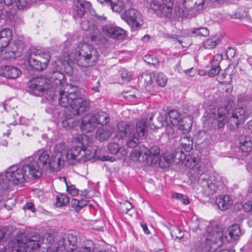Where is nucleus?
<instances>
[{
  "mask_svg": "<svg viewBox=\"0 0 252 252\" xmlns=\"http://www.w3.org/2000/svg\"><path fill=\"white\" fill-rule=\"evenodd\" d=\"M234 105L233 100L230 98L226 106L220 107L217 111L214 108L210 109L209 117L214 118V123L219 129L223 128L227 123L231 129H234L244 122L247 117L245 109L243 107L233 109Z\"/></svg>",
  "mask_w": 252,
  "mask_h": 252,
  "instance_id": "nucleus-1",
  "label": "nucleus"
},
{
  "mask_svg": "<svg viewBox=\"0 0 252 252\" xmlns=\"http://www.w3.org/2000/svg\"><path fill=\"white\" fill-rule=\"evenodd\" d=\"M81 91L76 86L71 84L67 85L64 90H59V105L70 109V113L67 114L70 117L83 114L89 105V102L81 97Z\"/></svg>",
  "mask_w": 252,
  "mask_h": 252,
  "instance_id": "nucleus-2",
  "label": "nucleus"
},
{
  "mask_svg": "<svg viewBox=\"0 0 252 252\" xmlns=\"http://www.w3.org/2000/svg\"><path fill=\"white\" fill-rule=\"evenodd\" d=\"M27 178L36 179L32 169L25 160L18 165H13L8 168L5 174H0V189L4 190L7 189L10 182L17 185L24 183Z\"/></svg>",
  "mask_w": 252,
  "mask_h": 252,
  "instance_id": "nucleus-3",
  "label": "nucleus"
},
{
  "mask_svg": "<svg viewBox=\"0 0 252 252\" xmlns=\"http://www.w3.org/2000/svg\"><path fill=\"white\" fill-rule=\"evenodd\" d=\"M192 175L198 185L207 195H212L221 189L223 182L218 175L210 174L206 170V165L201 163L194 170Z\"/></svg>",
  "mask_w": 252,
  "mask_h": 252,
  "instance_id": "nucleus-4",
  "label": "nucleus"
},
{
  "mask_svg": "<svg viewBox=\"0 0 252 252\" xmlns=\"http://www.w3.org/2000/svg\"><path fill=\"white\" fill-rule=\"evenodd\" d=\"M47 76L46 79L36 77L29 82V87L33 90L36 95L40 96L45 91L60 86L62 84L64 78V74L58 68L53 69Z\"/></svg>",
  "mask_w": 252,
  "mask_h": 252,
  "instance_id": "nucleus-5",
  "label": "nucleus"
},
{
  "mask_svg": "<svg viewBox=\"0 0 252 252\" xmlns=\"http://www.w3.org/2000/svg\"><path fill=\"white\" fill-rule=\"evenodd\" d=\"M76 51V60L78 66L88 67L93 66L97 61L99 54L97 50L92 45L81 43Z\"/></svg>",
  "mask_w": 252,
  "mask_h": 252,
  "instance_id": "nucleus-6",
  "label": "nucleus"
},
{
  "mask_svg": "<svg viewBox=\"0 0 252 252\" xmlns=\"http://www.w3.org/2000/svg\"><path fill=\"white\" fill-rule=\"evenodd\" d=\"M50 159L49 152L44 150L37 152L33 157L26 159L36 179L41 176L43 170L49 169Z\"/></svg>",
  "mask_w": 252,
  "mask_h": 252,
  "instance_id": "nucleus-7",
  "label": "nucleus"
},
{
  "mask_svg": "<svg viewBox=\"0 0 252 252\" xmlns=\"http://www.w3.org/2000/svg\"><path fill=\"white\" fill-rule=\"evenodd\" d=\"M25 58L32 69L42 71L46 68L50 55L45 50L32 48L28 51Z\"/></svg>",
  "mask_w": 252,
  "mask_h": 252,
  "instance_id": "nucleus-8",
  "label": "nucleus"
},
{
  "mask_svg": "<svg viewBox=\"0 0 252 252\" xmlns=\"http://www.w3.org/2000/svg\"><path fill=\"white\" fill-rule=\"evenodd\" d=\"M160 150L159 147L154 145L148 149L145 146H140L139 150H135L132 154L135 156L140 161H146L151 165L158 163L160 157Z\"/></svg>",
  "mask_w": 252,
  "mask_h": 252,
  "instance_id": "nucleus-9",
  "label": "nucleus"
},
{
  "mask_svg": "<svg viewBox=\"0 0 252 252\" xmlns=\"http://www.w3.org/2000/svg\"><path fill=\"white\" fill-rule=\"evenodd\" d=\"M153 79H155L159 86L163 87L167 83V79L165 75L162 73H154L153 76L143 72L139 76L138 81L140 83L143 85L145 90L148 92H152L154 91V85Z\"/></svg>",
  "mask_w": 252,
  "mask_h": 252,
  "instance_id": "nucleus-10",
  "label": "nucleus"
},
{
  "mask_svg": "<svg viewBox=\"0 0 252 252\" xmlns=\"http://www.w3.org/2000/svg\"><path fill=\"white\" fill-rule=\"evenodd\" d=\"M132 5V4L125 10L121 15V17L130 27L131 30L136 31L139 29L143 24V17L140 12Z\"/></svg>",
  "mask_w": 252,
  "mask_h": 252,
  "instance_id": "nucleus-11",
  "label": "nucleus"
},
{
  "mask_svg": "<svg viewBox=\"0 0 252 252\" xmlns=\"http://www.w3.org/2000/svg\"><path fill=\"white\" fill-rule=\"evenodd\" d=\"M146 122L144 119L140 120L136 123L135 129L126 138L123 140H126V145L129 148L136 147L139 143V138L144 136L147 130Z\"/></svg>",
  "mask_w": 252,
  "mask_h": 252,
  "instance_id": "nucleus-12",
  "label": "nucleus"
},
{
  "mask_svg": "<svg viewBox=\"0 0 252 252\" xmlns=\"http://www.w3.org/2000/svg\"><path fill=\"white\" fill-rule=\"evenodd\" d=\"M173 1L171 0H152L150 9L161 16L171 18Z\"/></svg>",
  "mask_w": 252,
  "mask_h": 252,
  "instance_id": "nucleus-13",
  "label": "nucleus"
},
{
  "mask_svg": "<svg viewBox=\"0 0 252 252\" xmlns=\"http://www.w3.org/2000/svg\"><path fill=\"white\" fill-rule=\"evenodd\" d=\"M82 29L86 31H90L91 35V41L97 45H101L106 42V39L104 38L96 26L94 25L92 20L85 19L81 23Z\"/></svg>",
  "mask_w": 252,
  "mask_h": 252,
  "instance_id": "nucleus-14",
  "label": "nucleus"
},
{
  "mask_svg": "<svg viewBox=\"0 0 252 252\" xmlns=\"http://www.w3.org/2000/svg\"><path fill=\"white\" fill-rule=\"evenodd\" d=\"M72 16L75 20H80L92 7L91 2L85 0H72Z\"/></svg>",
  "mask_w": 252,
  "mask_h": 252,
  "instance_id": "nucleus-15",
  "label": "nucleus"
},
{
  "mask_svg": "<svg viewBox=\"0 0 252 252\" xmlns=\"http://www.w3.org/2000/svg\"><path fill=\"white\" fill-rule=\"evenodd\" d=\"M43 240L40 235H34L31 236L26 241L22 240L20 243L19 241H18L16 245H18L19 248H22L23 252L25 250L26 252H31L32 251L38 249L43 243Z\"/></svg>",
  "mask_w": 252,
  "mask_h": 252,
  "instance_id": "nucleus-16",
  "label": "nucleus"
},
{
  "mask_svg": "<svg viewBox=\"0 0 252 252\" xmlns=\"http://www.w3.org/2000/svg\"><path fill=\"white\" fill-rule=\"evenodd\" d=\"M65 154L62 151L56 149L52 154L49 169L51 171L57 172L60 171L64 165Z\"/></svg>",
  "mask_w": 252,
  "mask_h": 252,
  "instance_id": "nucleus-17",
  "label": "nucleus"
},
{
  "mask_svg": "<svg viewBox=\"0 0 252 252\" xmlns=\"http://www.w3.org/2000/svg\"><path fill=\"white\" fill-rule=\"evenodd\" d=\"M87 137L86 135H81L75 138L78 147L81 149L80 151L81 158V161L85 162L92 159L94 156V152L91 150V147L86 145Z\"/></svg>",
  "mask_w": 252,
  "mask_h": 252,
  "instance_id": "nucleus-18",
  "label": "nucleus"
},
{
  "mask_svg": "<svg viewBox=\"0 0 252 252\" xmlns=\"http://www.w3.org/2000/svg\"><path fill=\"white\" fill-rule=\"evenodd\" d=\"M77 243V238L75 232H68L65 233L59 242V246L62 247L67 252L74 250Z\"/></svg>",
  "mask_w": 252,
  "mask_h": 252,
  "instance_id": "nucleus-19",
  "label": "nucleus"
},
{
  "mask_svg": "<svg viewBox=\"0 0 252 252\" xmlns=\"http://www.w3.org/2000/svg\"><path fill=\"white\" fill-rule=\"evenodd\" d=\"M103 32L108 36L118 39L125 37L126 31L115 25L108 24L103 27Z\"/></svg>",
  "mask_w": 252,
  "mask_h": 252,
  "instance_id": "nucleus-20",
  "label": "nucleus"
},
{
  "mask_svg": "<svg viewBox=\"0 0 252 252\" xmlns=\"http://www.w3.org/2000/svg\"><path fill=\"white\" fill-rule=\"evenodd\" d=\"M175 158L178 159L179 162L185 164V166L192 169L190 173H194V169L197 167V160L195 158H192L189 156H187L186 154L182 151H177L175 155Z\"/></svg>",
  "mask_w": 252,
  "mask_h": 252,
  "instance_id": "nucleus-21",
  "label": "nucleus"
},
{
  "mask_svg": "<svg viewBox=\"0 0 252 252\" xmlns=\"http://www.w3.org/2000/svg\"><path fill=\"white\" fill-rule=\"evenodd\" d=\"M226 234L224 235L223 231L219 228L218 226H216L209 233L208 236V239L213 243L216 244L218 246H221L223 244L227 241Z\"/></svg>",
  "mask_w": 252,
  "mask_h": 252,
  "instance_id": "nucleus-22",
  "label": "nucleus"
},
{
  "mask_svg": "<svg viewBox=\"0 0 252 252\" xmlns=\"http://www.w3.org/2000/svg\"><path fill=\"white\" fill-rule=\"evenodd\" d=\"M96 127L97 126L94 114H87L83 117L81 126L82 131L90 132Z\"/></svg>",
  "mask_w": 252,
  "mask_h": 252,
  "instance_id": "nucleus-23",
  "label": "nucleus"
},
{
  "mask_svg": "<svg viewBox=\"0 0 252 252\" xmlns=\"http://www.w3.org/2000/svg\"><path fill=\"white\" fill-rule=\"evenodd\" d=\"M117 136L122 139L129 136L130 134L134 132V129L132 126L127 124L126 122H121L117 125Z\"/></svg>",
  "mask_w": 252,
  "mask_h": 252,
  "instance_id": "nucleus-24",
  "label": "nucleus"
},
{
  "mask_svg": "<svg viewBox=\"0 0 252 252\" xmlns=\"http://www.w3.org/2000/svg\"><path fill=\"white\" fill-rule=\"evenodd\" d=\"M21 74L19 68L12 65L2 66L0 68V75L10 79H15Z\"/></svg>",
  "mask_w": 252,
  "mask_h": 252,
  "instance_id": "nucleus-25",
  "label": "nucleus"
},
{
  "mask_svg": "<svg viewBox=\"0 0 252 252\" xmlns=\"http://www.w3.org/2000/svg\"><path fill=\"white\" fill-rule=\"evenodd\" d=\"M109 6L111 9L116 13H120L124 9L126 10L131 5L130 0H110Z\"/></svg>",
  "mask_w": 252,
  "mask_h": 252,
  "instance_id": "nucleus-26",
  "label": "nucleus"
},
{
  "mask_svg": "<svg viewBox=\"0 0 252 252\" xmlns=\"http://www.w3.org/2000/svg\"><path fill=\"white\" fill-rule=\"evenodd\" d=\"M153 115H152L148 119V120H145L146 122V125L147 128L150 127L151 129H155L159 128L164 126L165 124H167L168 121L167 122L166 119V115H162L161 113H159L158 116L157 117V121L155 123H152L153 120Z\"/></svg>",
  "mask_w": 252,
  "mask_h": 252,
  "instance_id": "nucleus-27",
  "label": "nucleus"
},
{
  "mask_svg": "<svg viewBox=\"0 0 252 252\" xmlns=\"http://www.w3.org/2000/svg\"><path fill=\"white\" fill-rule=\"evenodd\" d=\"M233 200L231 196L227 194L218 196L215 200V203L218 208L222 211L227 210L232 205Z\"/></svg>",
  "mask_w": 252,
  "mask_h": 252,
  "instance_id": "nucleus-28",
  "label": "nucleus"
},
{
  "mask_svg": "<svg viewBox=\"0 0 252 252\" xmlns=\"http://www.w3.org/2000/svg\"><path fill=\"white\" fill-rule=\"evenodd\" d=\"M81 149L78 147V145L74 147L70 152L66 153L64 151H62L65 154V158L69 164H74L76 161H81V158L80 156V151Z\"/></svg>",
  "mask_w": 252,
  "mask_h": 252,
  "instance_id": "nucleus-29",
  "label": "nucleus"
},
{
  "mask_svg": "<svg viewBox=\"0 0 252 252\" xmlns=\"http://www.w3.org/2000/svg\"><path fill=\"white\" fill-rule=\"evenodd\" d=\"M12 38V31L8 28H5L0 31V49L3 52L9 44Z\"/></svg>",
  "mask_w": 252,
  "mask_h": 252,
  "instance_id": "nucleus-30",
  "label": "nucleus"
},
{
  "mask_svg": "<svg viewBox=\"0 0 252 252\" xmlns=\"http://www.w3.org/2000/svg\"><path fill=\"white\" fill-rule=\"evenodd\" d=\"M113 128L110 126H102L98 129L95 136L100 141L107 140L113 132Z\"/></svg>",
  "mask_w": 252,
  "mask_h": 252,
  "instance_id": "nucleus-31",
  "label": "nucleus"
},
{
  "mask_svg": "<svg viewBox=\"0 0 252 252\" xmlns=\"http://www.w3.org/2000/svg\"><path fill=\"white\" fill-rule=\"evenodd\" d=\"M241 235L239 226L237 224L232 225L227 229V242H233L237 240Z\"/></svg>",
  "mask_w": 252,
  "mask_h": 252,
  "instance_id": "nucleus-32",
  "label": "nucleus"
},
{
  "mask_svg": "<svg viewBox=\"0 0 252 252\" xmlns=\"http://www.w3.org/2000/svg\"><path fill=\"white\" fill-rule=\"evenodd\" d=\"M239 149L242 152H249L252 149V142L248 136H241L239 138Z\"/></svg>",
  "mask_w": 252,
  "mask_h": 252,
  "instance_id": "nucleus-33",
  "label": "nucleus"
},
{
  "mask_svg": "<svg viewBox=\"0 0 252 252\" xmlns=\"http://www.w3.org/2000/svg\"><path fill=\"white\" fill-rule=\"evenodd\" d=\"M94 114L97 126L98 125L102 126H107V124L110 122L109 115L104 112L100 111Z\"/></svg>",
  "mask_w": 252,
  "mask_h": 252,
  "instance_id": "nucleus-34",
  "label": "nucleus"
},
{
  "mask_svg": "<svg viewBox=\"0 0 252 252\" xmlns=\"http://www.w3.org/2000/svg\"><path fill=\"white\" fill-rule=\"evenodd\" d=\"M167 122L171 123L172 125H178L182 120L181 115L177 110H171L166 114Z\"/></svg>",
  "mask_w": 252,
  "mask_h": 252,
  "instance_id": "nucleus-35",
  "label": "nucleus"
},
{
  "mask_svg": "<svg viewBox=\"0 0 252 252\" xmlns=\"http://www.w3.org/2000/svg\"><path fill=\"white\" fill-rule=\"evenodd\" d=\"M221 39L220 35H215L209 38L203 42L204 47L206 49H213L220 42Z\"/></svg>",
  "mask_w": 252,
  "mask_h": 252,
  "instance_id": "nucleus-36",
  "label": "nucleus"
},
{
  "mask_svg": "<svg viewBox=\"0 0 252 252\" xmlns=\"http://www.w3.org/2000/svg\"><path fill=\"white\" fill-rule=\"evenodd\" d=\"M178 128L183 133L189 132L191 129L192 123L190 118L182 119L177 125Z\"/></svg>",
  "mask_w": 252,
  "mask_h": 252,
  "instance_id": "nucleus-37",
  "label": "nucleus"
},
{
  "mask_svg": "<svg viewBox=\"0 0 252 252\" xmlns=\"http://www.w3.org/2000/svg\"><path fill=\"white\" fill-rule=\"evenodd\" d=\"M172 159L171 156L163 154L158 158V163L161 168H166L169 166Z\"/></svg>",
  "mask_w": 252,
  "mask_h": 252,
  "instance_id": "nucleus-38",
  "label": "nucleus"
},
{
  "mask_svg": "<svg viewBox=\"0 0 252 252\" xmlns=\"http://www.w3.org/2000/svg\"><path fill=\"white\" fill-rule=\"evenodd\" d=\"M190 33L197 36H207L209 35L210 31L206 27H200L191 29Z\"/></svg>",
  "mask_w": 252,
  "mask_h": 252,
  "instance_id": "nucleus-39",
  "label": "nucleus"
},
{
  "mask_svg": "<svg viewBox=\"0 0 252 252\" xmlns=\"http://www.w3.org/2000/svg\"><path fill=\"white\" fill-rule=\"evenodd\" d=\"M180 144L181 147L188 152L192 149L193 141L191 137L185 136L181 138Z\"/></svg>",
  "mask_w": 252,
  "mask_h": 252,
  "instance_id": "nucleus-40",
  "label": "nucleus"
},
{
  "mask_svg": "<svg viewBox=\"0 0 252 252\" xmlns=\"http://www.w3.org/2000/svg\"><path fill=\"white\" fill-rule=\"evenodd\" d=\"M193 3L194 7L199 9L204 6H211L213 3V0H191Z\"/></svg>",
  "mask_w": 252,
  "mask_h": 252,
  "instance_id": "nucleus-41",
  "label": "nucleus"
},
{
  "mask_svg": "<svg viewBox=\"0 0 252 252\" xmlns=\"http://www.w3.org/2000/svg\"><path fill=\"white\" fill-rule=\"evenodd\" d=\"M69 197L66 195L61 194L56 197V204L57 207H62L67 205L69 202Z\"/></svg>",
  "mask_w": 252,
  "mask_h": 252,
  "instance_id": "nucleus-42",
  "label": "nucleus"
},
{
  "mask_svg": "<svg viewBox=\"0 0 252 252\" xmlns=\"http://www.w3.org/2000/svg\"><path fill=\"white\" fill-rule=\"evenodd\" d=\"M75 249L77 252H93L94 249L93 242L90 240L87 241L83 246Z\"/></svg>",
  "mask_w": 252,
  "mask_h": 252,
  "instance_id": "nucleus-43",
  "label": "nucleus"
},
{
  "mask_svg": "<svg viewBox=\"0 0 252 252\" xmlns=\"http://www.w3.org/2000/svg\"><path fill=\"white\" fill-rule=\"evenodd\" d=\"M64 115L65 117V119L62 121V125L64 127H68L70 126L69 125L72 123L71 119L74 116L77 115H74L73 116H71L70 117H69V115L67 114H69L70 112L71 111L70 109L69 108H64Z\"/></svg>",
  "mask_w": 252,
  "mask_h": 252,
  "instance_id": "nucleus-44",
  "label": "nucleus"
},
{
  "mask_svg": "<svg viewBox=\"0 0 252 252\" xmlns=\"http://www.w3.org/2000/svg\"><path fill=\"white\" fill-rule=\"evenodd\" d=\"M71 203L73 207L76 209V211H79L81 208L87 205L88 201L84 199L79 200L77 199H73Z\"/></svg>",
  "mask_w": 252,
  "mask_h": 252,
  "instance_id": "nucleus-45",
  "label": "nucleus"
},
{
  "mask_svg": "<svg viewBox=\"0 0 252 252\" xmlns=\"http://www.w3.org/2000/svg\"><path fill=\"white\" fill-rule=\"evenodd\" d=\"M248 15V11L245 7H240L238 8L232 17L234 18L241 19L247 17Z\"/></svg>",
  "mask_w": 252,
  "mask_h": 252,
  "instance_id": "nucleus-46",
  "label": "nucleus"
},
{
  "mask_svg": "<svg viewBox=\"0 0 252 252\" xmlns=\"http://www.w3.org/2000/svg\"><path fill=\"white\" fill-rule=\"evenodd\" d=\"M132 204L128 201L121 203L119 209L122 213L127 214L132 208Z\"/></svg>",
  "mask_w": 252,
  "mask_h": 252,
  "instance_id": "nucleus-47",
  "label": "nucleus"
},
{
  "mask_svg": "<svg viewBox=\"0 0 252 252\" xmlns=\"http://www.w3.org/2000/svg\"><path fill=\"white\" fill-rule=\"evenodd\" d=\"M63 180L66 184V189L68 192L72 196H75L78 193V190L76 188L74 185H69L68 183L66 181L65 177L63 178Z\"/></svg>",
  "mask_w": 252,
  "mask_h": 252,
  "instance_id": "nucleus-48",
  "label": "nucleus"
},
{
  "mask_svg": "<svg viewBox=\"0 0 252 252\" xmlns=\"http://www.w3.org/2000/svg\"><path fill=\"white\" fill-rule=\"evenodd\" d=\"M120 149V147L118 143L113 142L109 144L108 150L110 153L112 155H116Z\"/></svg>",
  "mask_w": 252,
  "mask_h": 252,
  "instance_id": "nucleus-49",
  "label": "nucleus"
},
{
  "mask_svg": "<svg viewBox=\"0 0 252 252\" xmlns=\"http://www.w3.org/2000/svg\"><path fill=\"white\" fill-rule=\"evenodd\" d=\"M172 198L180 200L184 204L187 205L189 203V199L184 194L179 193H175L172 195Z\"/></svg>",
  "mask_w": 252,
  "mask_h": 252,
  "instance_id": "nucleus-50",
  "label": "nucleus"
},
{
  "mask_svg": "<svg viewBox=\"0 0 252 252\" xmlns=\"http://www.w3.org/2000/svg\"><path fill=\"white\" fill-rule=\"evenodd\" d=\"M231 77L229 74L223 73L218 77L219 81L221 84H228L230 82Z\"/></svg>",
  "mask_w": 252,
  "mask_h": 252,
  "instance_id": "nucleus-51",
  "label": "nucleus"
},
{
  "mask_svg": "<svg viewBox=\"0 0 252 252\" xmlns=\"http://www.w3.org/2000/svg\"><path fill=\"white\" fill-rule=\"evenodd\" d=\"M220 65H215L211 64V67L208 72V75L210 77L214 76L217 75L220 72Z\"/></svg>",
  "mask_w": 252,
  "mask_h": 252,
  "instance_id": "nucleus-52",
  "label": "nucleus"
},
{
  "mask_svg": "<svg viewBox=\"0 0 252 252\" xmlns=\"http://www.w3.org/2000/svg\"><path fill=\"white\" fill-rule=\"evenodd\" d=\"M183 16V10L179 7H175L174 12L172 13V17L170 18L177 19Z\"/></svg>",
  "mask_w": 252,
  "mask_h": 252,
  "instance_id": "nucleus-53",
  "label": "nucleus"
},
{
  "mask_svg": "<svg viewBox=\"0 0 252 252\" xmlns=\"http://www.w3.org/2000/svg\"><path fill=\"white\" fill-rule=\"evenodd\" d=\"M0 252H23V249L22 248L18 247V245H15L12 249L3 248V249L0 250Z\"/></svg>",
  "mask_w": 252,
  "mask_h": 252,
  "instance_id": "nucleus-54",
  "label": "nucleus"
},
{
  "mask_svg": "<svg viewBox=\"0 0 252 252\" xmlns=\"http://www.w3.org/2000/svg\"><path fill=\"white\" fill-rule=\"evenodd\" d=\"M166 125L167 126L165 129L166 134L170 137H174L175 136V132L173 126H175L176 125H172L170 123H168Z\"/></svg>",
  "mask_w": 252,
  "mask_h": 252,
  "instance_id": "nucleus-55",
  "label": "nucleus"
},
{
  "mask_svg": "<svg viewBox=\"0 0 252 252\" xmlns=\"http://www.w3.org/2000/svg\"><path fill=\"white\" fill-rule=\"evenodd\" d=\"M4 12L5 15L4 16L5 17L6 19L9 20L11 22H15L16 17H17V16L15 15L14 12L8 10H4Z\"/></svg>",
  "mask_w": 252,
  "mask_h": 252,
  "instance_id": "nucleus-56",
  "label": "nucleus"
},
{
  "mask_svg": "<svg viewBox=\"0 0 252 252\" xmlns=\"http://www.w3.org/2000/svg\"><path fill=\"white\" fill-rule=\"evenodd\" d=\"M120 72L121 78L124 81L129 82L130 81L131 77L127 71L125 69H122Z\"/></svg>",
  "mask_w": 252,
  "mask_h": 252,
  "instance_id": "nucleus-57",
  "label": "nucleus"
},
{
  "mask_svg": "<svg viewBox=\"0 0 252 252\" xmlns=\"http://www.w3.org/2000/svg\"><path fill=\"white\" fill-rule=\"evenodd\" d=\"M199 221L196 219L195 220H191L189 226L191 230L193 232H196L198 229H199Z\"/></svg>",
  "mask_w": 252,
  "mask_h": 252,
  "instance_id": "nucleus-58",
  "label": "nucleus"
},
{
  "mask_svg": "<svg viewBox=\"0 0 252 252\" xmlns=\"http://www.w3.org/2000/svg\"><path fill=\"white\" fill-rule=\"evenodd\" d=\"M164 37L167 39H172L174 41L177 40L180 44L182 43V41L180 39L181 36L179 35L169 33H165L164 34Z\"/></svg>",
  "mask_w": 252,
  "mask_h": 252,
  "instance_id": "nucleus-59",
  "label": "nucleus"
},
{
  "mask_svg": "<svg viewBox=\"0 0 252 252\" xmlns=\"http://www.w3.org/2000/svg\"><path fill=\"white\" fill-rule=\"evenodd\" d=\"M146 59L148 60V61L145 60V61L148 64H150L153 65L154 67H157L158 66V60L157 58H154L152 59V60L150 61V59L151 58V56H145Z\"/></svg>",
  "mask_w": 252,
  "mask_h": 252,
  "instance_id": "nucleus-60",
  "label": "nucleus"
},
{
  "mask_svg": "<svg viewBox=\"0 0 252 252\" xmlns=\"http://www.w3.org/2000/svg\"><path fill=\"white\" fill-rule=\"evenodd\" d=\"M242 207L245 212H252V201H247Z\"/></svg>",
  "mask_w": 252,
  "mask_h": 252,
  "instance_id": "nucleus-61",
  "label": "nucleus"
},
{
  "mask_svg": "<svg viewBox=\"0 0 252 252\" xmlns=\"http://www.w3.org/2000/svg\"><path fill=\"white\" fill-rule=\"evenodd\" d=\"M235 54V50L233 48L228 47L226 50V55L228 59L233 58Z\"/></svg>",
  "mask_w": 252,
  "mask_h": 252,
  "instance_id": "nucleus-62",
  "label": "nucleus"
},
{
  "mask_svg": "<svg viewBox=\"0 0 252 252\" xmlns=\"http://www.w3.org/2000/svg\"><path fill=\"white\" fill-rule=\"evenodd\" d=\"M222 60V55L220 54L216 55L213 58L212 64L220 65V63Z\"/></svg>",
  "mask_w": 252,
  "mask_h": 252,
  "instance_id": "nucleus-63",
  "label": "nucleus"
},
{
  "mask_svg": "<svg viewBox=\"0 0 252 252\" xmlns=\"http://www.w3.org/2000/svg\"><path fill=\"white\" fill-rule=\"evenodd\" d=\"M250 100L249 96L245 94H241L238 96V101L239 103H244Z\"/></svg>",
  "mask_w": 252,
  "mask_h": 252,
  "instance_id": "nucleus-64",
  "label": "nucleus"
}]
</instances>
